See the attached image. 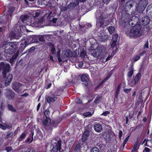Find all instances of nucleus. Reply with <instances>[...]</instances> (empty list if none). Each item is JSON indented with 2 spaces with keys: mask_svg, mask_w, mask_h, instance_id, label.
<instances>
[{
  "mask_svg": "<svg viewBox=\"0 0 152 152\" xmlns=\"http://www.w3.org/2000/svg\"><path fill=\"white\" fill-rule=\"evenodd\" d=\"M110 113L108 111H105L101 115H104V116H107L108 115L110 114Z\"/></svg>",
  "mask_w": 152,
  "mask_h": 152,
  "instance_id": "49530a36",
  "label": "nucleus"
},
{
  "mask_svg": "<svg viewBox=\"0 0 152 152\" xmlns=\"http://www.w3.org/2000/svg\"><path fill=\"white\" fill-rule=\"evenodd\" d=\"M6 149L7 151H10L11 150V147H7Z\"/></svg>",
  "mask_w": 152,
  "mask_h": 152,
  "instance_id": "bf43d9fd",
  "label": "nucleus"
},
{
  "mask_svg": "<svg viewBox=\"0 0 152 152\" xmlns=\"http://www.w3.org/2000/svg\"><path fill=\"white\" fill-rule=\"evenodd\" d=\"M86 55V53L84 50H82L81 52L80 56L82 57H83Z\"/></svg>",
  "mask_w": 152,
  "mask_h": 152,
  "instance_id": "c03bdc74",
  "label": "nucleus"
},
{
  "mask_svg": "<svg viewBox=\"0 0 152 152\" xmlns=\"http://www.w3.org/2000/svg\"><path fill=\"white\" fill-rule=\"evenodd\" d=\"M88 78L89 76L88 75H83L81 76V81L86 86L88 84Z\"/></svg>",
  "mask_w": 152,
  "mask_h": 152,
  "instance_id": "9b49d317",
  "label": "nucleus"
},
{
  "mask_svg": "<svg viewBox=\"0 0 152 152\" xmlns=\"http://www.w3.org/2000/svg\"><path fill=\"white\" fill-rule=\"evenodd\" d=\"M44 13H45L44 15V17H46L48 20H50L51 18L54 17L55 15V13H53L51 11L49 10L44 11Z\"/></svg>",
  "mask_w": 152,
  "mask_h": 152,
  "instance_id": "6e6552de",
  "label": "nucleus"
},
{
  "mask_svg": "<svg viewBox=\"0 0 152 152\" xmlns=\"http://www.w3.org/2000/svg\"><path fill=\"white\" fill-rule=\"evenodd\" d=\"M141 77V74L139 73L136 75L134 79V82L135 84L137 83L138 80L140 79Z\"/></svg>",
  "mask_w": 152,
  "mask_h": 152,
  "instance_id": "a878e982",
  "label": "nucleus"
},
{
  "mask_svg": "<svg viewBox=\"0 0 152 152\" xmlns=\"http://www.w3.org/2000/svg\"><path fill=\"white\" fill-rule=\"evenodd\" d=\"M132 1H129L127 2L126 3L125 5V9H130L132 7L133 4H132Z\"/></svg>",
  "mask_w": 152,
  "mask_h": 152,
  "instance_id": "4be33fe9",
  "label": "nucleus"
},
{
  "mask_svg": "<svg viewBox=\"0 0 152 152\" xmlns=\"http://www.w3.org/2000/svg\"><path fill=\"white\" fill-rule=\"evenodd\" d=\"M8 108L9 109V110H11L12 111H14V109L12 105H8Z\"/></svg>",
  "mask_w": 152,
  "mask_h": 152,
  "instance_id": "8fccbe9b",
  "label": "nucleus"
},
{
  "mask_svg": "<svg viewBox=\"0 0 152 152\" xmlns=\"http://www.w3.org/2000/svg\"><path fill=\"white\" fill-rule=\"evenodd\" d=\"M32 140L31 141H30V139L29 138H28L26 140V142H28L29 143H30L32 142Z\"/></svg>",
  "mask_w": 152,
  "mask_h": 152,
  "instance_id": "6e6d98bb",
  "label": "nucleus"
},
{
  "mask_svg": "<svg viewBox=\"0 0 152 152\" xmlns=\"http://www.w3.org/2000/svg\"><path fill=\"white\" fill-rule=\"evenodd\" d=\"M119 138L121 139V137L122 135V132L121 130H120L119 131Z\"/></svg>",
  "mask_w": 152,
  "mask_h": 152,
  "instance_id": "864d4df0",
  "label": "nucleus"
},
{
  "mask_svg": "<svg viewBox=\"0 0 152 152\" xmlns=\"http://www.w3.org/2000/svg\"><path fill=\"white\" fill-rule=\"evenodd\" d=\"M83 115L86 117H89L91 116L92 114L90 112H87L83 113Z\"/></svg>",
  "mask_w": 152,
  "mask_h": 152,
  "instance_id": "7c9ffc66",
  "label": "nucleus"
},
{
  "mask_svg": "<svg viewBox=\"0 0 152 152\" xmlns=\"http://www.w3.org/2000/svg\"><path fill=\"white\" fill-rule=\"evenodd\" d=\"M94 128L95 130L98 132H100L102 130V126L99 124H96L94 125Z\"/></svg>",
  "mask_w": 152,
  "mask_h": 152,
  "instance_id": "f3484780",
  "label": "nucleus"
},
{
  "mask_svg": "<svg viewBox=\"0 0 152 152\" xmlns=\"http://www.w3.org/2000/svg\"><path fill=\"white\" fill-rule=\"evenodd\" d=\"M72 53L69 50H65L63 51L62 53V56L63 58H65L66 57H69L72 56Z\"/></svg>",
  "mask_w": 152,
  "mask_h": 152,
  "instance_id": "9d476101",
  "label": "nucleus"
},
{
  "mask_svg": "<svg viewBox=\"0 0 152 152\" xmlns=\"http://www.w3.org/2000/svg\"><path fill=\"white\" fill-rule=\"evenodd\" d=\"M133 73V70L132 69H131L130 70L129 72L128 75L129 77H130L132 76Z\"/></svg>",
  "mask_w": 152,
  "mask_h": 152,
  "instance_id": "ea45409f",
  "label": "nucleus"
},
{
  "mask_svg": "<svg viewBox=\"0 0 152 152\" xmlns=\"http://www.w3.org/2000/svg\"><path fill=\"white\" fill-rule=\"evenodd\" d=\"M138 145V142H136L134 144L133 149L132 150V152H134L136 150L137 147Z\"/></svg>",
  "mask_w": 152,
  "mask_h": 152,
  "instance_id": "58836bf2",
  "label": "nucleus"
},
{
  "mask_svg": "<svg viewBox=\"0 0 152 152\" xmlns=\"http://www.w3.org/2000/svg\"><path fill=\"white\" fill-rule=\"evenodd\" d=\"M102 99L101 96H99L97 97L95 100H94V102L96 103H99L101 101Z\"/></svg>",
  "mask_w": 152,
  "mask_h": 152,
  "instance_id": "f704fd0d",
  "label": "nucleus"
},
{
  "mask_svg": "<svg viewBox=\"0 0 152 152\" xmlns=\"http://www.w3.org/2000/svg\"><path fill=\"white\" fill-rule=\"evenodd\" d=\"M140 58V56L139 55L136 56L133 58V60L134 61H136Z\"/></svg>",
  "mask_w": 152,
  "mask_h": 152,
  "instance_id": "79ce46f5",
  "label": "nucleus"
},
{
  "mask_svg": "<svg viewBox=\"0 0 152 152\" xmlns=\"http://www.w3.org/2000/svg\"><path fill=\"white\" fill-rule=\"evenodd\" d=\"M2 69L4 71L2 72L4 77H5L6 71L9 72L10 69V65L9 64L4 63H1L0 64V70Z\"/></svg>",
  "mask_w": 152,
  "mask_h": 152,
  "instance_id": "0eeeda50",
  "label": "nucleus"
},
{
  "mask_svg": "<svg viewBox=\"0 0 152 152\" xmlns=\"http://www.w3.org/2000/svg\"><path fill=\"white\" fill-rule=\"evenodd\" d=\"M121 87V85H118L117 87L116 91V95H115V97H116V98H117L118 97V94H119V92L120 91V88Z\"/></svg>",
  "mask_w": 152,
  "mask_h": 152,
  "instance_id": "72a5a7b5",
  "label": "nucleus"
},
{
  "mask_svg": "<svg viewBox=\"0 0 152 152\" xmlns=\"http://www.w3.org/2000/svg\"><path fill=\"white\" fill-rule=\"evenodd\" d=\"M61 142L58 138L54 139L52 140V144L53 147L50 152H58V151L61 152Z\"/></svg>",
  "mask_w": 152,
  "mask_h": 152,
  "instance_id": "20e7f679",
  "label": "nucleus"
},
{
  "mask_svg": "<svg viewBox=\"0 0 152 152\" xmlns=\"http://www.w3.org/2000/svg\"><path fill=\"white\" fill-rule=\"evenodd\" d=\"M13 135V133L11 132L9 134L7 135V136H8V137H10L12 136Z\"/></svg>",
  "mask_w": 152,
  "mask_h": 152,
  "instance_id": "69168bd1",
  "label": "nucleus"
},
{
  "mask_svg": "<svg viewBox=\"0 0 152 152\" xmlns=\"http://www.w3.org/2000/svg\"><path fill=\"white\" fill-rule=\"evenodd\" d=\"M110 132H105L103 134V137L107 142L109 141L110 140Z\"/></svg>",
  "mask_w": 152,
  "mask_h": 152,
  "instance_id": "2eb2a0df",
  "label": "nucleus"
},
{
  "mask_svg": "<svg viewBox=\"0 0 152 152\" xmlns=\"http://www.w3.org/2000/svg\"><path fill=\"white\" fill-rule=\"evenodd\" d=\"M80 148V143L77 144L75 147L74 150L75 151L79 150Z\"/></svg>",
  "mask_w": 152,
  "mask_h": 152,
  "instance_id": "a19ab883",
  "label": "nucleus"
},
{
  "mask_svg": "<svg viewBox=\"0 0 152 152\" xmlns=\"http://www.w3.org/2000/svg\"><path fill=\"white\" fill-rule=\"evenodd\" d=\"M118 35L116 34L113 36L112 39V43L111 45V47L113 48L115 46L116 44V42H117V39Z\"/></svg>",
  "mask_w": 152,
  "mask_h": 152,
  "instance_id": "a211bd4d",
  "label": "nucleus"
},
{
  "mask_svg": "<svg viewBox=\"0 0 152 152\" xmlns=\"http://www.w3.org/2000/svg\"><path fill=\"white\" fill-rule=\"evenodd\" d=\"M12 87L16 92L19 93L24 89L25 86L20 83H15L12 84Z\"/></svg>",
  "mask_w": 152,
  "mask_h": 152,
  "instance_id": "423d86ee",
  "label": "nucleus"
},
{
  "mask_svg": "<svg viewBox=\"0 0 152 152\" xmlns=\"http://www.w3.org/2000/svg\"><path fill=\"white\" fill-rule=\"evenodd\" d=\"M29 43H27L25 40H22L20 44V47L22 49H23Z\"/></svg>",
  "mask_w": 152,
  "mask_h": 152,
  "instance_id": "aec40b11",
  "label": "nucleus"
},
{
  "mask_svg": "<svg viewBox=\"0 0 152 152\" xmlns=\"http://www.w3.org/2000/svg\"><path fill=\"white\" fill-rule=\"evenodd\" d=\"M17 58V56H15L12 57V58L10 59V62L12 64V65L13 64L14 62H15V60Z\"/></svg>",
  "mask_w": 152,
  "mask_h": 152,
  "instance_id": "c756f323",
  "label": "nucleus"
},
{
  "mask_svg": "<svg viewBox=\"0 0 152 152\" xmlns=\"http://www.w3.org/2000/svg\"><path fill=\"white\" fill-rule=\"evenodd\" d=\"M34 13L35 14V15L34 16V18L35 17H37L39 16H42L43 15L42 13H44V11H37V12H34Z\"/></svg>",
  "mask_w": 152,
  "mask_h": 152,
  "instance_id": "b1692460",
  "label": "nucleus"
},
{
  "mask_svg": "<svg viewBox=\"0 0 152 152\" xmlns=\"http://www.w3.org/2000/svg\"><path fill=\"white\" fill-rule=\"evenodd\" d=\"M47 102L49 104L53 102L57 99V97L55 96H48L46 97Z\"/></svg>",
  "mask_w": 152,
  "mask_h": 152,
  "instance_id": "dca6fc26",
  "label": "nucleus"
},
{
  "mask_svg": "<svg viewBox=\"0 0 152 152\" xmlns=\"http://www.w3.org/2000/svg\"><path fill=\"white\" fill-rule=\"evenodd\" d=\"M96 68L91 67L90 68V71L92 73V74H94L95 72V71H96Z\"/></svg>",
  "mask_w": 152,
  "mask_h": 152,
  "instance_id": "a18cd8bd",
  "label": "nucleus"
},
{
  "mask_svg": "<svg viewBox=\"0 0 152 152\" xmlns=\"http://www.w3.org/2000/svg\"><path fill=\"white\" fill-rule=\"evenodd\" d=\"M149 19L148 16H145L142 18L141 20V24L142 25H146L148 24Z\"/></svg>",
  "mask_w": 152,
  "mask_h": 152,
  "instance_id": "4468645a",
  "label": "nucleus"
},
{
  "mask_svg": "<svg viewBox=\"0 0 152 152\" xmlns=\"http://www.w3.org/2000/svg\"><path fill=\"white\" fill-rule=\"evenodd\" d=\"M58 51L57 52V55L58 58V60L59 62H61L62 61V60L60 57V51L59 49H58Z\"/></svg>",
  "mask_w": 152,
  "mask_h": 152,
  "instance_id": "2f4dec72",
  "label": "nucleus"
},
{
  "mask_svg": "<svg viewBox=\"0 0 152 152\" xmlns=\"http://www.w3.org/2000/svg\"><path fill=\"white\" fill-rule=\"evenodd\" d=\"M15 47L14 44L9 42L4 46V48L6 53L10 54L13 52Z\"/></svg>",
  "mask_w": 152,
  "mask_h": 152,
  "instance_id": "39448f33",
  "label": "nucleus"
},
{
  "mask_svg": "<svg viewBox=\"0 0 152 152\" xmlns=\"http://www.w3.org/2000/svg\"><path fill=\"white\" fill-rule=\"evenodd\" d=\"M91 152H99V149L97 147L93 148L91 150Z\"/></svg>",
  "mask_w": 152,
  "mask_h": 152,
  "instance_id": "e433bc0d",
  "label": "nucleus"
},
{
  "mask_svg": "<svg viewBox=\"0 0 152 152\" xmlns=\"http://www.w3.org/2000/svg\"><path fill=\"white\" fill-rule=\"evenodd\" d=\"M38 3L39 5H42L44 6H45L47 5V3L46 1L42 0H38Z\"/></svg>",
  "mask_w": 152,
  "mask_h": 152,
  "instance_id": "bb28decb",
  "label": "nucleus"
},
{
  "mask_svg": "<svg viewBox=\"0 0 152 152\" xmlns=\"http://www.w3.org/2000/svg\"><path fill=\"white\" fill-rule=\"evenodd\" d=\"M28 18V16L27 15H23L21 16L20 19L22 21L24 22L25 20Z\"/></svg>",
  "mask_w": 152,
  "mask_h": 152,
  "instance_id": "c85d7f7f",
  "label": "nucleus"
},
{
  "mask_svg": "<svg viewBox=\"0 0 152 152\" xmlns=\"http://www.w3.org/2000/svg\"><path fill=\"white\" fill-rule=\"evenodd\" d=\"M25 152H35L34 150L32 148L28 149Z\"/></svg>",
  "mask_w": 152,
  "mask_h": 152,
  "instance_id": "3c124183",
  "label": "nucleus"
},
{
  "mask_svg": "<svg viewBox=\"0 0 152 152\" xmlns=\"http://www.w3.org/2000/svg\"><path fill=\"white\" fill-rule=\"evenodd\" d=\"M108 30L110 34H112L114 32L115 30V29L113 27L111 26H110L108 27Z\"/></svg>",
  "mask_w": 152,
  "mask_h": 152,
  "instance_id": "cd10ccee",
  "label": "nucleus"
},
{
  "mask_svg": "<svg viewBox=\"0 0 152 152\" xmlns=\"http://www.w3.org/2000/svg\"><path fill=\"white\" fill-rule=\"evenodd\" d=\"M57 19L56 18H53V19L52 20V22H53V23H55L56 22Z\"/></svg>",
  "mask_w": 152,
  "mask_h": 152,
  "instance_id": "680f3d73",
  "label": "nucleus"
},
{
  "mask_svg": "<svg viewBox=\"0 0 152 152\" xmlns=\"http://www.w3.org/2000/svg\"><path fill=\"white\" fill-rule=\"evenodd\" d=\"M144 48H148V43H146L144 45Z\"/></svg>",
  "mask_w": 152,
  "mask_h": 152,
  "instance_id": "0e129e2a",
  "label": "nucleus"
},
{
  "mask_svg": "<svg viewBox=\"0 0 152 152\" xmlns=\"http://www.w3.org/2000/svg\"><path fill=\"white\" fill-rule=\"evenodd\" d=\"M110 0H103V2L104 3H107L110 1Z\"/></svg>",
  "mask_w": 152,
  "mask_h": 152,
  "instance_id": "e2e57ef3",
  "label": "nucleus"
},
{
  "mask_svg": "<svg viewBox=\"0 0 152 152\" xmlns=\"http://www.w3.org/2000/svg\"><path fill=\"white\" fill-rule=\"evenodd\" d=\"M15 93L11 90L7 91L6 96L9 99H13L15 96Z\"/></svg>",
  "mask_w": 152,
  "mask_h": 152,
  "instance_id": "f8f14e48",
  "label": "nucleus"
},
{
  "mask_svg": "<svg viewBox=\"0 0 152 152\" xmlns=\"http://www.w3.org/2000/svg\"><path fill=\"white\" fill-rule=\"evenodd\" d=\"M12 77L13 76L12 74H9L8 75L5 80V85L6 86H7L10 84L12 80Z\"/></svg>",
  "mask_w": 152,
  "mask_h": 152,
  "instance_id": "ddd939ff",
  "label": "nucleus"
},
{
  "mask_svg": "<svg viewBox=\"0 0 152 152\" xmlns=\"http://www.w3.org/2000/svg\"><path fill=\"white\" fill-rule=\"evenodd\" d=\"M83 63L82 61H80L78 64V66L80 68H81L83 66Z\"/></svg>",
  "mask_w": 152,
  "mask_h": 152,
  "instance_id": "603ef678",
  "label": "nucleus"
},
{
  "mask_svg": "<svg viewBox=\"0 0 152 152\" xmlns=\"http://www.w3.org/2000/svg\"><path fill=\"white\" fill-rule=\"evenodd\" d=\"M145 53V51H143L140 54V56H142Z\"/></svg>",
  "mask_w": 152,
  "mask_h": 152,
  "instance_id": "774afa93",
  "label": "nucleus"
},
{
  "mask_svg": "<svg viewBox=\"0 0 152 152\" xmlns=\"http://www.w3.org/2000/svg\"><path fill=\"white\" fill-rule=\"evenodd\" d=\"M88 136V132L85 131L83 134L81 138V140L82 142H84L87 139Z\"/></svg>",
  "mask_w": 152,
  "mask_h": 152,
  "instance_id": "6ab92c4d",
  "label": "nucleus"
},
{
  "mask_svg": "<svg viewBox=\"0 0 152 152\" xmlns=\"http://www.w3.org/2000/svg\"><path fill=\"white\" fill-rule=\"evenodd\" d=\"M75 101L77 103H80L82 102L81 100L79 98H77L75 99Z\"/></svg>",
  "mask_w": 152,
  "mask_h": 152,
  "instance_id": "09e8293b",
  "label": "nucleus"
},
{
  "mask_svg": "<svg viewBox=\"0 0 152 152\" xmlns=\"http://www.w3.org/2000/svg\"><path fill=\"white\" fill-rule=\"evenodd\" d=\"M131 89H127L125 88L124 89V92H126L127 93H128L130 91Z\"/></svg>",
  "mask_w": 152,
  "mask_h": 152,
  "instance_id": "5fc2aeb1",
  "label": "nucleus"
},
{
  "mask_svg": "<svg viewBox=\"0 0 152 152\" xmlns=\"http://www.w3.org/2000/svg\"><path fill=\"white\" fill-rule=\"evenodd\" d=\"M97 18L96 25L98 27L102 26L105 22V26H106L109 23V21L107 20H105V15L102 12L97 11L96 13Z\"/></svg>",
  "mask_w": 152,
  "mask_h": 152,
  "instance_id": "7ed1b4c3",
  "label": "nucleus"
},
{
  "mask_svg": "<svg viewBox=\"0 0 152 152\" xmlns=\"http://www.w3.org/2000/svg\"><path fill=\"white\" fill-rule=\"evenodd\" d=\"M115 54V53H114V51L113 52L111 53V55H109L108 57L106 58V61H108V60H110L113 56H114V54Z\"/></svg>",
  "mask_w": 152,
  "mask_h": 152,
  "instance_id": "473e14b6",
  "label": "nucleus"
},
{
  "mask_svg": "<svg viewBox=\"0 0 152 152\" xmlns=\"http://www.w3.org/2000/svg\"><path fill=\"white\" fill-rule=\"evenodd\" d=\"M16 34L15 33H11L10 34V37H11V38H17V37L16 36Z\"/></svg>",
  "mask_w": 152,
  "mask_h": 152,
  "instance_id": "37998d69",
  "label": "nucleus"
},
{
  "mask_svg": "<svg viewBox=\"0 0 152 152\" xmlns=\"http://www.w3.org/2000/svg\"><path fill=\"white\" fill-rule=\"evenodd\" d=\"M15 10V8L14 7H12L9 10V15L10 16H11L12 13Z\"/></svg>",
  "mask_w": 152,
  "mask_h": 152,
  "instance_id": "4c0bfd02",
  "label": "nucleus"
},
{
  "mask_svg": "<svg viewBox=\"0 0 152 152\" xmlns=\"http://www.w3.org/2000/svg\"><path fill=\"white\" fill-rule=\"evenodd\" d=\"M26 136V134L24 133H22L21 135L20 136L19 138V141H21L22 139L24 138Z\"/></svg>",
  "mask_w": 152,
  "mask_h": 152,
  "instance_id": "c9c22d12",
  "label": "nucleus"
},
{
  "mask_svg": "<svg viewBox=\"0 0 152 152\" xmlns=\"http://www.w3.org/2000/svg\"><path fill=\"white\" fill-rule=\"evenodd\" d=\"M129 136H130L129 135L127 137H126L125 138L124 141H125L126 142H127L129 137Z\"/></svg>",
  "mask_w": 152,
  "mask_h": 152,
  "instance_id": "338daca9",
  "label": "nucleus"
},
{
  "mask_svg": "<svg viewBox=\"0 0 152 152\" xmlns=\"http://www.w3.org/2000/svg\"><path fill=\"white\" fill-rule=\"evenodd\" d=\"M39 40L40 41H44V39L42 37H40Z\"/></svg>",
  "mask_w": 152,
  "mask_h": 152,
  "instance_id": "13d9d810",
  "label": "nucleus"
},
{
  "mask_svg": "<svg viewBox=\"0 0 152 152\" xmlns=\"http://www.w3.org/2000/svg\"><path fill=\"white\" fill-rule=\"evenodd\" d=\"M145 152H149L150 151L149 149L147 148H145Z\"/></svg>",
  "mask_w": 152,
  "mask_h": 152,
  "instance_id": "052dcab7",
  "label": "nucleus"
},
{
  "mask_svg": "<svg viewBox=\"0 0 152 152\" xmlns=\"http://www.w3.org/2000/svg\"><path fill=\"white\" fill-rule=\"evenodd\" d=\"M50 48L52 53L53 54H55L56 53V51L54 45L52 44H50Z\"/></svg>",
  "mask_w": 152,
  "mask_h": 152,
  "instance_id": "393cba45",
  "label": "nucleus"
},
{
  "mask_svg": "<svg viewBox=\"0 0 152 152\" xmlns=\"http://www.w3.org/2000/svg\"><path fill=\"white\" fill-rule=\"evenodd\" d=\"M107 53L106 48L103 46H99L94 50L92 53V55L96 58H104L106 55Z\"/></svg>",
  "mask_w": 152,
  "mask_h": 152,
  "instance_id": "f03ea898",
  "label": "nucleus"
},
{
  "mask_svg": "<svg viewBox=\"0 0 152 152\" xmlns=\"http://www.w3.org/2000/svg\"><path fill=\"white\" fill-rule=\"evenodd\" d=\"M141 28V26L137 24L133 26L129 31H126V34L130 38L140 36L142 34Z\"/></svg>",
  "mask_w": 152,
  "mask_h": 152,
  "instance_id": "f257e3e1",
  "label": "nucleus"
},
{
  "mask_svg": "<svg viewBox=\"0 0 152 152\" xmlns=\"http://www.w3.org/2000/svg\"><path fill=\"white\" fill-rule=\"evenodd\" d=\"M0 128L3 129H6V127L3 125L0 124Z\"/></svg>",
  "mask_w": 152,
  "mask_h": 152,
  "instance_id": "4d7b16f0",
  "label": "nucleus"
},
{
  "mask_svg": "<svg viewBox=\"0 0 152 152\" xmlns=\"http://www.w3.org/2000/svg\"><path fill=\"white\" fill-rule=\"evenodd\" d=\"M49 113L50 112L48 110H46L45 111L44 113V114L45 116V118H46V117H48V115L49 114Z\"/></svg>",
  "mask_w": 152,
  "mask_h": 152,
  "instance_id": "de8ad7c7",
  "label": "nucleus"
},
{
  "mask_svg": "<svg viewBox=\"0 0 152 152\" xmlns=\"http://www.w3.org/2000/svg\"><path fill=\"white\" fill-rule=\"evenodd\" d=\"M147 4V0H141L138 3V8H140L142 10H143L146 7Z\"/></svg>",
  "mask_w": 152,
  "mask_h": 152,
  "instance_id": "1a4fd4ad",
  "label": "nucleus"
},
{
  "mask_svg": "<svg viewBox=\"0 0 152 152\" xmlns=\"http://www.w3.org/2000/svg\"><path fill=\"white\" fill-rule=\"evenodd\" d=\"M50 118L46 117L45 119L43 121V124L45 126H48L50 125Z\"/></svg>",
  "mask_w": 152,
  "mask_h": 152,
  "instance_id": "412c9836",
  "label": "nucleus"
},
{
  "mask_svg": "<svg viewBox=\"0 0 152 152\" xmlns=\"http://www.w3.org/2000/svg\"><path fill=\"white\" fill-rule=\"evenodd\" d=\"M132 20L134 19L135 20V21H134L133 22H132L131 21H129V24L130 26L133 25L134 24V22H136V23H137V22L138 21V20H139V19H138V17L137 16H133L132 17Z\"/></svg>",
  "mask_w": 152,
  "mask_h": 152,
  "instance_id": "5701e85b",
  "label": "nucleus"
}]
</instances>
